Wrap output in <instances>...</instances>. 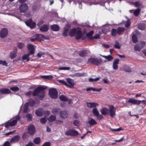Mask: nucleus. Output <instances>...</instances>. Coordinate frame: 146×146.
<instances>
[{"label":"nucleus","instance_id":"1","mask_svg":"<svg viewBox=\"0 0 146 146\" xmlns=\"http://www.w3.org/2000/svg\"><path fill=\"white\" fill-rule=\"evenodd\" d=\"M47 88L46 86H40L35 89L32 92L29 91L25 93V95L27 96H29L32 94L34 96H37L38 98L40 100H42L45 96V92L44 91Z\"/></svg>","mask_w":146,"mask_h":146},{"label":"nucleus","instance_id":"2","mask_svg":"<svg viewBox=\"0 0 146 146\" xmlns=\"http://www.w3.org/2000/svg\"><path fill=\"white\" fill-rule=\"evenodd\" d=\"M69 35L70 36H76L75 38L77 40L81 39L82 36V33L80 29L74 28L70 29L69 32Z\"/></svg>","mask_w":146,"mask_h":146},{"label":"nucleus","instance_id":"3","mask_svg":"<svg viewBox=\"0 0 146 146\" xmlns=\"http://www.w3.org/2000/svg\"><path fill=\"white\" fill-rule=\"evenodd\" d=\"M102 60L101 59H98L94 58L91 57L88 60V63L89 62L93 64L96 66H98L102 62Z\"/></svg>","mask_w":146,"mask_h":146},{"label":"nucleus","instance_id":"4","mask_svg":"<svg viewBox=\"0 0 146 146\" xmlns=\"http://www.w3.org/2000/svg\"><path fill=\"white\" fill-rule=\"evenodd\" d=\"M58 92L56 89L52 88L49 90L48 94L50 97L53 99H56L58 97Z\"/></svg>","mask_w":146,"mask_h":146},{"label":"nucleus","instance_id":"5","mask_svg":"<svg viewBox=\"0 0 146 146\" xmlns=\"http://www.w3.org/2000/svg\"><path fill=\"white\" fill-rule=\"evenodd\" d=\"M66 135L76 136L78 135V132L74 129H69L66 131L65 133Z\"/></svg>","mask_w":146,"mask_h":146},{"label":"nucleus","instance_id":"6","mask_svg":"<svg viewBox=\"0 0 146 146\" xmlns=\"http://www.w3.org/2000/svg\"><path fill=\"white\" fill-rule=\"evenodd\" d=\"M127 102L130 103L135 105H139L142 102H143V104H146V101L145 100H137L136 99L130 98L127 101Z\"/></svg>","mask_w":146,"mask_h":146},{"label":"nucleus","instance_id":"7","mask_svg":"<svg viewBox=\"0 0 146 146\" xmlns=\"http://www.w3.org/2000/svg\"><path fill=\"white\" fill-rule=\"evenodd\" d=\"M92 112L94 115L96 117L98 120H100L103 118V116L100 114L97 108H94L92 110Z\"/></svg>","mask_w":146,"mask_h":146},{"label":"nucleus","instance_id":"8","mask_svg":"<svg viewBox=\"0 0 146 146\" xmlns=\"http://www.w3.org/2000/svg\"><path fill=\"white\" fill-rule=\"evenodd\" d=\"M28 9V6L27 4L23 3H21L19 7V10L20 12L25 13Z\"/></svg>","mask_w":146,"mask_h":146},{"label":"nucleus","instance_id":"9","mask_svg":"<svg viewBox=\"0 0 146 146\" xmlns=\"http://www.w3.org/2000/svg\"><path fill=\"white\" fill-rule=\"evenodd\" d=\"M25 23L27 25L30 27L31 29H33L36 26V23L35 22H33V20L31 18L27 20L25 22Z\"/></svg>","mask_w":146,"mask_h":146},{"label":"nucleus","instance_id":"10","mask_svg":"<svg viewBox=\"0 0 146 146\" xmlns=\"http://www.w3.org/2000/svg\"><path fill=\"white\" fill-rule=\"evenodd\" d=\"M28 133L31 135L34 134L36 132L35 127L34 125L32 124L30 125L27 129Z\"/></svg>","mask_w":146,"mask_h":146},{"label":"nucleus","instance_id":"11","mask_svg":"<svg viewBox=\"0 0 146 146\" xmlns=\"http://www.w3.org/2000/svg\"><path fill=\"white\" fill-rule=\"evenodd\" d=\"M145 41H142L139 44L136 45L134 47V50L136 51H139L145 46Z\"/></svg>","mask_w":146,"mask_h":146},{"label":"nucleus","instance_id":"12","mask_svg":"<svg viewBox=\"0 0 146 146\" xmlns=\"http://www.w3.org/2000/svg\"><path fill=\"white\" fill-rule=\"evenodd\" d=\"M27 48L29 51L28 53L30 55H33L32 57H33L35 51V49L34 46L32 44H29L27 46Z\"/></svg>","mask_w":146,"mask_h":146},{"label":"nucleus","instance_id":"13","mask_svg":"<svg viewBox=\"0 0 146 146\" xmlns=\"http://www.w3.org/2000/svg\"><path fill=\"white\" fill-rule=\"evenodd\" d=\"M8 34V31L7 29L3 28L2 29L0 33V36L2 38H4L6 37Z\"/></svg>","mask_w":146,"mask_h":146},{"label":"nucleus","instance_id":"14","mask_svg":"<svg viewBox=\"0 0 146 146\" xmlns=\"http://www.w3.org/2000/svg\"><path fill=\"white\" fill-rule=\"evenodd\" d=\"M66 82L67 83V86L68 87L72 88L74 85V81L70 78H67L66 79Z\"/></svg>","mask_w":146,"mask_h":146},{"label":"nucleus","instance_id":"15","mask_svg":"<svg viewBox=\"0 0 146 146\" xmlns=\"http://www.w3.org/2000/svg\"><path fill=\"white\" fill-rule=\"evenodd\" d=\"M70 28V26L69 25L67 24L66 25L62 33V35L64 37H66L67 36V33Z\"/></svg>","mask_w":146,"mask_h":146},{"label":"nucleus","instance_id":"16","mask_svg":"<svg viewBox=\"0 0 146 146\" xmlns=\"http://www.w3.org/2000/svg\"><path fill=\"white\" fill-rule=\"evenodd\" d=\"M20 120V117L19 116H17L15 119L9 122L10 126L12 127L15 125L17 122L18 121H19Z\"/></svg>","mask_w":146,"mask_h":146},{"label":"nucleus","instance_id":"17","mask_svg":"<svg viewBox=\"0 0 146 146\" xmlns=\"http://www.w3.org/2000/svg\"><path fill=\"white\" fill-rule=\"evenodd\" d=\"M86 105L87 107L90 108H96V107L99 105L98 104L95 102H87Z\"/></svg>","mask_w":146,"mask_h":146},{"label":"nucleus","instance_id":"18","mask_svg":"<svg viewBox=\"0 0 146 146\" xmlns=\"http://www.w3.org/2000/svg\"><path fill=\"white\" fill-rule=\"evenodd\" d=\"M48 28L49 27L48 25L44 24L40 27V30L42 32H46L48 30Z\"/></svg>","mask_w":146,"mask_h":146},{"label":"nucleus","instance_id":"19","mask_svg":"<svg viewBox=\"0 0 146 146\" xmlns=\"http://www.w3.org/2000/svg\"><path fill=\"white\" fill-rule=\"evenodd\" d=\"M20 137L19 135H17L12 137L11 140V143H14L18 142L20 140Z\"/></svg>","mask_w":146,"mask_h":146},{"label":"nucleus","instance_id":"20","mask_svg":"<svg viewBox=\"0 0 146 146\" xmlns=\"http://www.w3.org/2000/svg\"><path fill=\"white\" fill-rule=\"evenodd\" d=\"M114 108L113 106L112 105L110 107L109 109L110 115L112 117H113L115 115V111L114 110Z\"/></svg>","mask_w":146,"mask_h":146},{"label":"nucleus","instance_id":"21","mask_svg":"<svg viewBox=\"0 0 146 146\" xmlns=\"http://www.w3.org/2000/svg\"><path fill=\"white\" fill-rule=\"evenodd\" d=\"M34 37H36V40H41L42 38H46L44 36L41 34H36L34 35Z\"/></svg>","mask_w":146,"mask_h":146},{"label":"nucleus","instance_id":"22","mask_svg":"<svg viewBox=\"0 0 146 146\" xmlns=\"http://www.w3.org/2000/svg\"><path fill=\"white\" fill-rule=\"evenodd\" d=\"M100 112L103 115H105L109 113L108 110L106 108H103L100 110Z\"/></svg>","mask_w":146,"mask_h":146},{"label":"nucleus","instance_id":"23","mask_svg":"<svg viewBox=\"0 0 146 146\" xmlns=\"http://www.w3.org/2000/svg\"><path fill=\"white\" fill-rule=\"evenodd\" d=\"M68 115L67 112L65 111H61L60 113V117L63 118H66L68 117Z\"/></svg>","mask_w":146,"mask_h":146},{"label":"nucleus","instance_id":"24","mask_svg":"<svg viewBox=\"0 0 146 146\" xmlns=\"http://www.w3.org/2000/svg\"><path fill=\"white\" fill-rule=\"evenodd\" d=\"M50 29L52 31H57L59 30L60 27L57 25L54 24L51 25Z\"/></svg>","mask_w":146,"mask_h":146},{"label":"nucleus","instance_id":"25","mask_svg":"<svg viewBox=\"0 0 146 146\" xmlns=\"http://www.w3.org/2000/svg\"><path fill=\"white\" fill-rule=\"evenodd\" d=\"M11 91L9 89L4 88L0 90V93L1 94H8Z\"/></svg>","mask_w":146,"mask_h":146},{"label":"nucleus","instance_id":"26","mask_svg":"<svg viewBox=\"0 0 146 146\" xmlns=\"http://www.w3.org/2000/svg\"><path fill=\"white\" fill-rule=\"evenodd\" d=\"M35 114L38 116H42L43 114L42 109L40 108L37 110L35 111Z\"/></svg>","mask_w":146,"mask_h":146},{"label":"nucleus","instance_id":"27","mask_svg":"<svg viewBox=\"0 0 146 146\" xmlns=\"http://www.w3.org/2000/svg\"><path fill=\"white\" fill-rule=\"evenodd\" d=\"M87 54V50H83L80 51L79 55L82 57H84L86 56Z\"/></svg>","mask_w":146,"mask_h":146},{"label":"nucleus","instance_id":"28","mask_svg":"<svg viewBox=\"0 0 146 146\" xmlns=\"http://www.w3.org/2000/svg\"><path fill=\"white\" fill-rule=\"evenodd\" d=\"M30 54L29 53L25 54L22 56V58L23 60H27L26 62H27L30 60V58L29 56Z\"/></svg>","mask_w":146,"mask_h":146},{"label":"nucleus","instance_id":"29","mask_svg":"<svg viewBox=\"0 0 146 146\" xmlns=\"http://www.w3.org/2000/svg\"><path fill=\"white\" fill-rule=\"evenodd\" d=\"M56 118V117L55 115H51L49 117L47 118V120L50 122H52L54 121Z\"/></svg>","mask_w":146,"mask_h":146},{"label":"nucleus","instance_id":"30","mask_svg":"<svg viewBox=\"0 0 146 146\" xmlns=\"http://www.w3.org/2000/svg\"><path fill=\"white\" fill-rule=\"evenodd\" d=\"M26 103H27L28 104V106L29 105L31 107L34 106L35 104V101L32 99H30L29 100L28 102H27Z\"/></svg>","mask_w":146,"mask_h":146},{"label":"nucleus","instance_id":"31","mask_svg":"<svg viewBox=\"0 0 146 146\" xmlns=\"http://www.w3.org/2000/svg\"><path fill=\"white\" fill-rule=\"evenodd\" d=\"M125 30V28L124 27H119L117 29V34L119 35H120Z\"/></svg>","mask_w":146,"mask_h":146},{"label":"nucleus","instance_id":"32","mask_svg":"<svg viewBox=\"0 0 146 146\" xmlns=\"http://www.w3.org/2000/svg\"><path fill=\"white\" fill-rule=\"evenodd\" d=\"M88 123L90 126L95 125L97 124L96 121L93 119H91L90 120L88 121Z\"/></svg>","mask_w":146,"mask_h":146},{"label":"nucleus","instance_id":"33","mask_svg":"<svg viewBox=\"0 0 146 146\" xmlns=\"http://www.w3.org/2000/svg\"><path fill=\"white\" fill-rule=\"evenodd\" d=\"M41 141L40 138V137H37L34 139L33 142L36 145H38Z\"/></svg>","mask_w":146,"mask_h":146},{"label":"nucleus","instance_id":"34","mask_svg":"<svg viewBox=\"0 0 146 146\" xmlns=\"http://www.w3.org/2000/svg\"><path fill=\"white\" fill-rule=\"evenodd\" d=\"M17 53V52H16L15 51H13V52H11L10 55V58L11 59L15 58L16 56Z\"/></svg>","mask_w":146,"mask_h":146},{"label":"nucleus","instance_id":"35","mask_svg":"<svg viewBox=\"0 0 146 146\" xmlns=\"http://www.w3.org/2000/svg\"><path fill=\"white\" fill-rule=\"evenodd\" d=\"M138 27L139 29L142 30H144L145 29V26L144 24L142 23L139 24Z\"/></svg>","mask_w":146,"mask_h":146},{"label":"nucleus","instance_id":"36","mask_svg":"<svg viewBox=\"0 0 146 146\" xmlns=\"http://www.w3.org/2000/svg\"><path fill=\"white\" fill-rule=\"evenodd\" d=\"M28 104L27 103H25L23 108V112L25 113H27L28 111V107L29 106L28 105Z\"/></svg>","mask_w":146,"mask_h":146},{"label":"nucleus","instance_id":"37","mask_svg":"<svg viewBox=\"0 0 146 146\" xmlns=\"http://www.w3.org/2000/svg\"><path fill=\"white\" fill-rule=\"evenodd\" d=\"M59 99L62 101L66 102L68 98L64 95H62L59 96Z\"/></svg>","mask_w":146,"mask_h":146},{"label":"nucleus","instance_id":"38","mask_svg":"<svg viewBox=\"0 0 146 146\" xmlns=\"http://www.w3.org/2000/svg\"><path fill=\"white\" fill-rule=\"evenodd\" d=\"M111 35L112 36H115L117 34V30L115 29H112L111 31Z\"/></svg>","mask_w":146,"mask_h":146},{"label":"nucleus","instance_id":"39","mask_svg":"<svg viewBox=\"0 0 146 146\" xmlns=\"http://www.w3.org/2000/svg\"><path fill=\"white\" fill-rule=\"evenodd\" d=\"M94 33L93 31H90L89 32L87 33L86 34V36L89 38L91 39V38L92 37V36L93 35Z\"/></svg>","mask_w":146,"mask_h":146},{"label":"nucleus","instance_id":"40","mask_svg":"<svg viewBox=\"0 0 146 146\" xmlns=\"http://www.w3.org/2000/svg\"><path fill=\"white\" fill-rule=\"evenodd\" d=\"M41 77L42 78L48 80L51 79L53 78V76L52 75L41 76Z\"/></svg>","mask_w":146,"mask_h":146},{"label":"nucleus","instance_id":"41","mask_svg":"<svg viewBox=\"0 0 146 146\" xmlns=\"http://www.w3.org/2000/svg\"><path fill=\"white\" fill-rule=\"evenodd\" d=\"M137 38L135 34H134L132 36V41L134 43H136L137 41Z\"/></svg>","mask_w":146,"mask_h":146},{"label":"nucleus","instance_id":"42","mask_svg":"<svg viewBox=\"0 0 146 146\" xmlns=\"http://www.w3.org/2000/svg\"><path fill=\"white\" fill-rule=\"evenodd\" d=\"M60 110V109L59 108H55L53 109L52 110V112L54 114H56L59 112Z\"/></svg>","mask_w":146,"mask_h":146},{"label":"nucleus","instance_id":"43","mask_svg":"<svg viewBox=\"0 0 146 146\" xmlns=\"http://www.w3.org/2000/svg\"><path fill=\"white\" fill-rule=\"evenodd\" d=\"M11 90L14 92H17L19 91V88L17 86H14L11 87L10 88Z\"/></svg>","mask_w":146,"mask_h":146},{"label":"nucleus","instance_id":"44","mask_svg":"<svg viewBox=\"0 0 146 146\" xmlns=\"http://www.w3.org/2000/svg\"><path fill=\"white\" fill-rule=\"evenodd\" d=\"M100 78H97L95 79H93L91 78H89L88 79L89 81L90 82H96L100 80Z\"/></svg>","mask_w":146,"mask_h":146},{"label":"nucleus","instance_id":"45","mask_svg":"<svg viewBox=\"0 0 146 146\" xmlns=\"http://www.w3.org/2000/svg\"><path fill=\"white\" fill-rule=\"evenodd\" d=\"M140 10L139 8H138L134 11V13L136 16H138L139 15Z\"/></svg>","mask_w":146,"mask_h":146},{"label":"nucleus","instance_id":"46","mask_svg":"<svg viewBox=\"0 0 146 146\" xmlns=\"http://www.w3.org/2000/svg\"><path fill=\"white\" fill-rule=\"evenodd\" d=\"M24 44L22 42H18L17 44V46L19 49H22L23 48L24 45Z\"/></svg>","mask_w":146,"mask_h":146},{"label":"nucleus","instance_id":"47","mask_svg":"<svg viewBox=\"0 0 146 146\" xmlns=\"http://www.w3.org/2000/svg\"><path fill=\"white\" fill-rule=\"evenodd\" d=\"M114 47L115 48L119 49L120 48L121 46L119 45V43L118 42H115V44L114 45Z\"/></svg>","mask_w":146,"mask_h":146},{"label":"nucleus","instance_id":"48","mask_svg":"<svg viewBox=\"0 0 146 146\" xmlns=\"http://www.w3.org/2000/svg\"><path fill=\"white\" fill-rule=\"evenodd\" d=\"M110 129L112 131L114 132H119L123 130V129L121 127L116 129H113L110 128Z\"/></svg>","mask_w":146,"mask_h":146},{"label":"nucleus","instance_id":"49","mask_svg":"<svg viewBox=\"0 0 146 146\" xmlns=\"http://www.w3.org/2000/svg\"><path fill=\"white\" fill-rule=\"evenodd\" d=\"M26 116L28 120L31 121L32 120V117L31 114L28 113L26 115Z\"/></svg>","mask_w":146,"mask_h":146},{"label":"nucleus","instance_id":"50","mask_svg":"<svg viewBox=\"0 0 146 146\" xmlns=\"http://www.w3.org/2000/svg\"><path fill=\"white\" fill-rule=\"evenodd\" d=\"M46 117H45L41 118L40 119V122L44 124L46 123Z\"/></svg>","mask_w":146,"mask_h":146},{"label":"nucleus","instance_id":"51","mask_svg":"<svg viewBox=\"0 0 146 146\" xmlns=\"http://www.w3.org/2000/svg\"><path fill=\"white\" fill-rule=\"evenodd\" d=\"M58 82L66 86H67V83L64 80H59Z\"/></svg>","mask_w":146,"mask_h":146},{"label":"nucleus","instance_id":"52","mask_svg":"<svg viewBox=\"0 0 146 146\" xmlns=\"http://www.w3.org/2000/svg\"><path fill=\"white\" fill-rule=\"evenodd\" d=\"M58 69L61 70H70V68L69 67H59Z\"/></svg>","mask_w":146,"mask_h":146},{"label":"nucleus","instance_id":"53","mask_svg":"<svg viewBox=\"0 0 146 146\" xmlns=\"http://www.w3.org/2000/svg\"><path fill=\"white\" fill-rule=\"evenodd\" d=\"M100 38V35L99 34H97L96 35L92 37L91 38V40L94 39H97L99 38Z\"/></svg>","mask_w":146,"mask_h":146},{"label":"nucleus","instance_id":"54","mask_svg":"<svg viewBox=\"0 0 146 146\" xmlns=\"http://www.w3.org/2000/svg\"><path fill=\"white\" fill-rule=\"evenodd\" d=\"M0 64H1L3 66H8V63H7L5 61H3L0 60Z\"/></svg>","mask_w":146,"mask_h":146},{"label":"nucleus","instance_id":"55","mask_svg":"<svg viewBox=\"0 0 146 146\" xmlns=\"http://www.w3.org/2000/svg\"><path fill=\"white\" fill-rule=\"evenodd\" d=\"M113 57L111 55H109L107 56L106 59H107L108 61H111L113 59Z\"/></svg>","mask_w":146,"mask_h":146},{"label":"nucleus","instance_id":"56","mask_svg":"<svg viewBox=\"0 0 146 146\" xmlns=\"http://www.w3.org/2000/svg\"><path fill=\"white\" fill-rule=\"evenodd\" d=\"M73 124L74 125L77 127H78L79 125V122L76 120H75L74 121Z\"/></svg>","mask_w":146,"mask_h":146},{"label":"nucleus","instance_id":"57","mask_svg":"<svg viewBox=\"0 0 146 146\" xmlns=\"http://www.w3.org/2000/svg\"><path fill=\"white\" fill-rule=\"evenodd\" d=\"M25 146H36L32 142H29Z\"/></svg>","mask_w":146,"mask_h":146},{"label":"nucleus","instance_id":"58","mask_svg":"<svg viewBox=\"0 0 146 146\" xmlns=\"http://www.w3.org/2000/svg\"><path fill=\"white\" fill-rule=\"evenodd\" d=\"M50 143L49 142H45L41 146H50Z\"/></svg>","mask_w":146,"mask_h":146},{"label":"nucleus","instance_id":"59","mask_svg":"<svg viewBox=\"0 0 146 146\" xmlns=\"http://www.w3.org/2000/svg\"><path fill=\"white\" fill-rule=\"evenodd\" d=\"M125 71L127 72H131V69L128 67H127V68H125L124 69Z\"/></svg>","mask_w":146,"mask_h":146},{"label":"nucleus","instance_id":"60","mask_svg":"<svg viewBox=\"0 0 146 146\" xmlns=\"http://www.w3.org/2000/svg\"><path fill=\"white\" fill-rule=\"evenodd\" d=\"M119 60L117 59H115L113 62V64H118L119 63Z\"/></svg>","mask_w":146,"mask_h":146},{"label":"nucleus","instance_id":"61","mask_svg":"<svg viewBox=\"0 0 146 146\" xmlns=\"http://www.w3.org/2000/svg\"><path fill=\"white\" fill-rule=\"evenodd\" d=\"M10 143L9 142L6 141L4 143L3 146H10Z\"/></svg>","mask_w":146,"mask_h":146},{"label":"nucleus","instance_id":"62","mask_svg":"<svg viewBox=\"0 0 146 146\" xmlns=\"http://www.w3.org/2000/svg\"><path fill=\"white\" fill-rule=\"evenodd\" d=\"M44 113L45 115L48 116L50 113V112L49 111L46 110L44 111Z\"/></svg>","mask_w":146,"mask_h":146},{"label":"nucleus","instance_id":"63","mask_svg":"<svg viewBox=\"0 0 146 146\" xmlns=\"http://www.w3.org/2000/svg\"><path fill=\"white\" fill-rule=\"evenodd\" d=\"M113 68L114 70H117L118 68V67L117 64H113Z\"/></svg>","mask_w":146,"mask_h":146},{"label":"nucleus","instance_id":"64","mask_svg":"<svg viewBox=\"0 0 146 146\" xmlns=\"http://www.w3.org/2000/svg\"><path fill=\"white\" fill-rule=\"evenodd\" d=\"M133 4L137 7H139L140 6V3L138 1L133 2Z\"/></svg>","mask_w":146,"mask_h":146}]
</instances>
